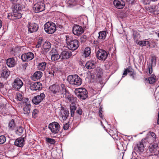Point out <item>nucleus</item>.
<instances>
[{"label":"nucleus","instance_id":"2eb2a0df","mask_svg":"<svg viewBox=\"0 0 159 159\" xmlns=\"http://www.w3.org/2000/svg\"><path fill=\"white\" fill-rule=\"evenodd\" d=\"M34 57V54L29 52L23 54L21 56V59L23 61H28L33 59Z\"/></svg>","mask_w":159,"mask_h":159},{"label":"nucleus","instance_id":"774afa93","mask_svg":"<svg viewBox=\"0 0 159 159\" xmlns=\"http://www.w3.org/2000/svg\"><path fill=\"white\" fill-rule=\"evenodd\" d=\"M2 26V22L1 20H0V29L1 28Z\"/></svg>","mask_w":159,"mask_h":159},{"label":"nucleus","instance_id":"ddd939ff","mask_svg":"<svg viewBox=\"0 0 159 159\" xmlns=\"http://www.w3.org/2000/svg\"><path fill=\"white\" fill-rule=\"evenodd\" d=\"M10 74V71L6 66L2 67L0 71V77L6 80Z\"/></svg>","mask_w":159,"mask_h":159},{"label":"nucleus","instance_id":"39448f33","mask_svg":"<svg viewBox=\"0 0 159 159\" xmlns=\"http://www.w3.org/2000/svg\"><path fill=\"white\" fill-rule=\"evenodd\" d=\"M75 92L76 95L79 98L84 100L87 97V92L84 88L76 89Z\"/></svg>","mask_w":159,"mask_h":159},{"label":"nucleus","instance_id":"ea45409f","mask_svg":"<svg viewBox=\"0 0 159 159\" xmlns=\"http://www.w3.org/2000/svg\"><path fill=\"white\" fill-rule=\"evenodd\" d=\"M16 125L15 123L14 120L12 119L9 123V128L11 130H13L15 127Z\"/></svg>","mask_w":159,"mask_h":159},{"label":"nucleus","instance_id":"49530a36","mask_svg":"<svg viewBox=\"0 0 159 159\" xmlns=\"http://www.w3.org/2000/svg\"><path fill=\"white\" fill-rule=\"evenodd\" d=\"M133 35L134 36V39L136 43H137V42L138 41L137 37L139 36V34H138L137 33H136L135 31H134L133 32Z\"/></svg>","mask_w":159,"mask_h":159},{"label":"nucleus","instance_id":"4c0bfd02","mask_svg":"<svg viewBox=\"0 0 159 159\" xmlns=\"http://www.w3.org/2000/svg\"><path fill=\"white\" fill-rule=\"evenodd\" d=\"M128 72L130 73L131 75L134 76V73L132 71L131 69L129 68L125 69L123 74V76H122V77H124L126 75Z\"/></svg>","mask_w":159,"mask_h":159},{"label":"nucleus","instance_id":"79ce46f5","mask_svg":"<svg viewBox=\"0 0 159 159\" xmlns=\"http://www.w3.org/2000/svg\"><path fill=\"white\" fill-rule=\"evenodd\" d=\"M96 74L99 78H101L102 74V70L100 68H98L96 71Z\"/></svg>","mask_w":159,"mask_h":159},{"label":"nucleus","instance_id":"dca6fc26","mask_svg":"<svg viewBox=\"0 0 159 159\" xmlns=\"http://www.w3.org/2000/svg\"><path fill=\"white\" fill-rule=\"evenodd\" d=\"M27 26L28 33H32L36 32L39 28L38 25L34 23H29Z\"/></svg>","mask_w":159,"mask_h":159},{"label":"nucleus","instance_id":"cd10ccee","mask_svg":"<svg viewBox=\"0 0 159 159\" xmlns=\"http://www.w3.org/2000/svg\"><path fill=\"white\" fill-rule=\"evenodd\" d=\"M85 66L88 69H93L96 66L95 62L93 61H88L86 63Z\"/></svg>","mask_w":159,"mask_h":159},{"label":"nucleus","instance_id":"a19ab883","mask_svg":"<svg viewBox=\"0 0 159 159\" xmlns=\"http://www.w3.org/2000/svg\"><path fill=\"white\" fill-rule=\"evenodd\" d=\"M24 128L21 126H19L17 128V129L16 131V134H17L20 135L23 133Z\"/></svg>","mask_w":159,"mask_h":159},{"label":"nucleus","instance_id":"6e6d98bb","mask_svg":"<svg viewBox=\"0 0 159 159\" xmlns=\"http://www.w3.org/2000/svg\"><path fill=\"white\" fill-rule=\"evenodd\" d=\"M156 65V61L154 60L153 58L151 60V63L150 64V66H155Z\"/></svg>","mask_w":159,"mask_h":159},{"label":"nucleus","instance_id":"393cba45","mask_svg":"<svg viewBox=\"0 0 159 159\" xmlns=\"http://www.w3.org/2000/svg\"><path fill=\"white\" fill-rule=\"evenodd\" d=\"M6 63L7 66L9 67L14 66L16 64V62L14 58L11 57L7 59Z\"/></svg>","mask_w":159,"mask_h":159},{"label":"nucleus","instance_id":"37998d69","mask_svg":"<svg viewBox=\"0 0 159 159\" xmlns=\"http://www.w3.org/2000/svg\"><path fill=\"white\" fill-rule=\"evenodd\" d=\"M148 81L149 84H152L155 82V76H150L148 78Z\"/></svg>","mask_w":159,"mask_h":159},{"label":"nucleus","instance_id":"e2e57ef3","mask_svg":"<svg viewBox=\"0 0 159 159\" xmlns=\"http://www.w3.org/2000/svg\"><path fill=\"white\" fill-rule=\"evenodd\" d=\"M134 0H126V1L129 3L132 4L134 3Z\"/></svg>","mask_w":159,"mask_h":159},{"label":"nucleus","instance_id":"4468645a","mask_svg":"<svg viewBox=\"0 0 159 159\" xmlns=\"http://www.w3.org/2000/svg\"><path fill=\"white\" fill-rule=\"evenodd\" d=\"M22 17V15L19 11H13L12 13H9L8 15V18L11 20H14L20 18Z\"/></svg>","mask_w":159,"mask_h":159},{"label":"nucleus","instance_id":"2f4dec72","mask_svg":"<svg viewBox=\"0 0 159 159\" xmlns=\"http://www.w3.org/2000/svg\"><path fill=\"white\" fill-rule=\"evenodd\" d=\"M70 110L71 112V116H73L74 115L75 111L76 109L75 104L72 102L71 104L70 105Z\"/></svg>","mask_w":159,"mask_h":159},{"label":"nucleus","instance_id":"9b49d317","mask_svg":"<svg viewBox=\"0 0 159 159\" xmlns=\"http://www.w3.org/2000/svg\"><path fill=\"white\" fill-rule=\"evenodd\" d=\"M45 95L43 93L35 96L32 99V102L35 105H38L44 99Z\"/></svg>","mask_w":159,"mask_h":159},{"label":"nucleus","instance_id":"c85d7f7f","mask_svg":"<svg viewBox=\"0 0 159 159\" xmlns=\"http://www.w3.org/2000/svg\"><path fill=\"white\" fill-rule=\"evenodd\" d=\"M51 48V43L49 42H45L43 45L42 50L44 52H48Z\"/></svg>","mask_w":159,"mask_h":159},{"label":"nucleus","instance_id":"58836bf2","mask_svg":"<svg viewBox=\"0 0 159 159\" xmlns=\"http://www.w3.org/2000/svg\"><path fill=\"white\" fill-rule=\"evenodd\" d=\"M51 58L53 61H57L60 58L61 59V55H59L58 53L56 54H52V56H51Z\"/></svg>","mask_w":159,"mask_h":159},{"label":"nucleus","instance_id":"0e129e2a","mask_svg":"<svg viewBox=\"0 0 159 159\" xmlns=\"http://www.w3.org/2000/svg\"><path fill=\"white\" fill-rule=\"evenodd\" d=\"M41 45V43L38 42L37 44L36 45V48H39Z\"/></svg>","mask_w":159,"mask_h":159},{"label":"nucleus","instance_id":"338daca9","mask_svg":"<svg viewBox=\"0 0 159 159\" xmlns=\"http://www.w3.org/2000/svg\"><path fill=\"white\" fill-rule=\"evenodd\" d=\"M102 107L101 106L99 109V112H103L102 111Z\"/></svg>","mask_w":159,"mask_h":159},{"label":"nucleus","instance_id":"412c9836","mask_svg":"<svg viewBox=\"0 0 159 159\" xmlns=\"http://www.w3.org/2000/svg\"><path fill=\"white\" fill-rule=\"evenodd\" d=\"M113 3L115 7L119 9L123 8L125 5V2L122 0H114Z\"/></svg>","mask_w":159,"mask_h":159},{"label":"nucleus","instance_id":"680f3d73","mask_svg":"<svg viewBox=\"0 0 159 159\" xmlns=\"http://www.w3.org/2000/svg\"><path fill=\"white\" fill-rule=\"evenodd\" d=\"M102 113L103 112H99V116L102 118L103 117V116L102 114Z\"/></svg>","mask_w":159,"mask_h":159},{"label":"nucleus","instance_id":"6ab92c4d","mask_svg":"<svg viewBox=\"0 0 159 159\" xmlns=\"http://www.w3.org/2000/svg\"><path fill=\"white\" fill-rule=\"evenodd\" d=\"M144 140L143 139H142L141 141L138 143L134 147V150L136 151L137 152H142L143 151L144 148L143 144L144 142Z\"/></svg>","mask_w":159,"mask_h":159},{"label":"nucleus","instance_id":"bb28decb","mask_svg":"<svg viewBox=\"0 0 159 159\" xmlns=\"http://www.w3.org/2000/svg\"><path fill=\"white\" fill-rule=\"evenodd\" d=\"M24 138L22 137L17 139L14 142V144L18 147H21L24 146Z\"/></svg>","mask_w":159,"mask_h":159},{"label":"nucleus","instance_id":"69168bd1","mask_svg":"<svg viewBox=\"0 0 159 159\" xmlns=\"http://www.w3.org/2000/svg\"><path fill=\"white\" fill-rule=\"evenodd\" d=\"M157 123L159 125V111L158 114Z\"/></svg>","mask_w":159,"mask_h":159},{"label":"nucleus","instance_id":"de8ad7c7","mask_svg":"<svg viewBox=\"0 0 159 159\" xmlns=\"http://www.w3.org/2000/svg\"><path fill=\"white\" fill-rule=\"evenodd\" d=\"M6 141V138L4 135L0 136V144L4 143Z\"/></svg>","mask_w":159,"mask_h":159},{"label":"nucleus","instance_id":"f704fd0d","mask_svg":"<svg viewBox=\"0 0 159 159\" xmlns=\"http://www.w3.org/2000/svg\"><path fill=\"white\" fill-rule=\"evenodd\" d=\"M47 63L45 62H42L39 64L38 67L39 70L43 71L45 69Z\"/></svg>","mask_w":159,"mask_h":159},{"label":"nucleus","instance_id":"6e6552de","mask_svg":"<svg viewBox=\"0 0 159 159\" xmlns=\"http://www.w3.org/2000/svg\"><path fill=\"white\" fill-rule=\"evenodd\" d=\"M108 53L104 50L100 49L96 52V57L99 60L105 61L107 58Z\"/></svg>","mask_w":159,"mask_h":159},{"label":"nucleus","instance_id":"aec40b11","mask_svg":"<svg viewBox=\"0 0 159 159\" xmlns=\"http://www.w3.org/2000/svg\"><path fill=\"white\" fill-rule=\"evenodd\" d=\"M42 88V84L39 82H36L30 84V89L32 91H37L41 90Z\"/></svg>","mask_w":159,"mask_h":159},{"label":"nucleus","instance_id":"473e14b6","mask_svg":"<svg viewBox=\"0 0 159 159\" xmlns=\"http://www.w3.org/2000/svg\"><path fill=\"white\" fill-rule=\"evenodd\" d=\"M136 43L140 46L143 47L149 45L150 43L149 41L145 39L143 41H138Z\"/></svg>","mask_w":159,"mask_h":159},{"label":"nucleus","instance_id":"c756f323","mask_svg":"<svg viewBox=\"0 0 159 159\" xmlns=\"http://www.w3.org/2000/svg\"><path fill=\"white\" fill-rule=\"evenodd\" d=\"M98 34V41H99L101 40L102 41L105 39L107 33L105 31H101L99 32Z\"/></svg>","mask_w":159,"mask_h":159},{"label":"nucleus","instance_id":"f3484780","mask_svg":"<svg viewBox=\"0 0 159 159\" xmlns=\"http://www.w3.org/2000/svg\"><path fill=\"white\" fill-rule=\"evenodd\" d=\"M84 31L82 27L79 25H75L73 27L72 32L75 35L80 36L83 33Z\"/></svg>","mask_w":159,"mask_h":159},{"label":"nucleus","instance_id":"0eeeda50","mask_svg":"<svg viewBox=\"0 0 159 159\" xmlns=\"http://www.w3.org/2000/svg\"><path fill=\"white\" fill-rule=\"evenodd\" d=\"M48 128L53 134H56L58 133L60 130V126L58 123L55 122L49 124Z\"/></svg>","mask_w":159,"mask_h":159},{"label":"nucleus","instance_id":"3c124183","mask_svg":"<svg viewBox=\"0 0 159 159\" xmlns=\"http://www.w3.org/2000/svg\"><path fill=\"white\" fill-rule=\"evenodd\" d=\"M81 41L82 42L84 43L85 42L87 39V36L86 35H83L80 38Z\"/></svg>","mask_w":159,"mask_h":159},{"label":"nucleus","instance_id":"7c9ffc66","mask_svg":"<svg viewBox=\"0 0 159 159\" xmlns=\"http://www.w3.org/2000/svg\"><path fill=\"white\" fill-rule=\"evenodd\" d=\"M17 99L19 101H21V103L22 104L23 102H26L28 101L29 99L27 98H24L23 95L20 93L16 94Z\"/></svg>","mask_w":159,"mask_h":159},{"label":"nucleus","instance_id":"bf43d9fd","mask_svg":"<svg viewBox=\"0 0 159 159\" xmlns=\"http://www.w3.org/2000/svg\"><path fill=\"white\" fill-rule=\"evenodd\" d=\"M28 66V64H22V69L23 70H25L26 69V68Z\"/></svg>","mask_w":159,"mask_h":159},{"label":"nucleus","instance_id":"5701e85b","mask_svg":"<svg viewBox=\"0 0 159 159\" xmlns=\"http://www.w3.org/2000/svg\"><path fill=\"white\" fill-rule=\"evenodd\" d=\"M72 55V52L69 51H64L61 54V59H65L69 58Z\"/></svg>","mask_w":159,"mask_h":159},{"label":"nucleus","instance_id":"f03ea898","mask_svg":"<svg viewBox=\"0 0 159 159\" xmlns=\"http://www.w3.org/2000/svg\"><path fill=\"white\" fill-rule=\"evenodd\" d=\"M65 86L63 84L55 83L51 85L49 87V89L53 94L61 95V93L65 92Z\"/></svg>","mask_w":159,"mask_h":159},{"label":"nucleus","instance_id":"f8f14e48","mask_svg":"<svg viewBox=\"0 0 159 159\" xmlns=\"http://www.w3.org/2000/svg\"><path fill=\"white\" fill-rule=\"evenodd\" d=\"M23 84V82L21 80L17 78L14 80L12 86L15 90H18L22 87Z\"/></svg>","mask_w":159,"mask_h":159},{"label":"nucleus","instance_id":"c9c22d12","mask_svg":"<svg viewBox=\"0 0 159 159\" xmlns=\"http://www.w3.org/2000/svg\"><path fill=\"white\" fill-rule=\"evenodd\" d=\"M69 115L68 111L66 110H62L61 111V115L63 119H66Z\"/></svg>","mask_w":159,"mask_h":159},{"label":"nucleus","instance_id":"f257e3e1","mask_svg":"<svg viewBox=\"0 0 159 159\" xmlns=\"http://www.w3.org/2000/svg\"><path fill=\"white\" fill-rule=\"evenodd\" d=\"M66 43L68 48L71 50H75L77 49L80 45L79 41L76 39H74L70 35L65 36Z\"/></svg>","mask_w":159,"mask_h":159},{"label":"nucleus","instance_id":"72a5a7b5","mask_svg":"<svg viewBox=\"0 0 159 159\" xmlns=\"http://www.w3.org/2000/svg\"><path fill=\"white\" fill-rule=\"evenodd\" d=\"M91 52V51L90 48L88 47H86L84 51L83 56L85 57H88L89 56Z\"/></svg>","mask_w":159,"mask_h":159},{"label":"nucleus","instance_id":"09e8293b","mask_svg":"<svg viewBox=\"0 0 159 159\" xmlns=\"http://www.w3.org/2000/svg\"><path fill=\"white\" fill-rule=\"evenodd\" d=\"M38 112V111L36 109H35L33 111L32 113V116L33 118H35L37 116V115Z\"/></svg>","mask_w":159,"mask_h":159},{"label":"nucleus","instance_id":"a18cd8bd","mask_svg":"<svg viewBox=\"0 0 159 159\" xmlns=\"http://www.w3.org/2000/svg\"><path fill=\"white\" fill-rule=\"evenodd\" d=\"M66 2L70 6H75L76 4L75 0H67Z\"/></svg>","mask_w":159,"mask_h":159},{"label":"nucleus","instance_id":"a878e982","mask_svg":"<svg viewBox=\"0 0 159 159\" xmlns=\"http://www.w3.org/2000/svg\"><path fill=\"white\" fill-rule=\"evenodd\" d=\"M43 75L42 72L40 71H36L31 76V79L36 81L39 80L41 77Z\"/></svg>","mask_w":159,"mask_h":159},{"label":"nucleus","instance_id":"5fc2aeb1","mask_svg":"<svg viewBox=\"0 0 159 159\" xmlns=\"http://www.w3.org/2000/svg\"><path fill=\"white\" fill-rule=\"evenodd\" d=\"M76 113L80 115H81L82 114L83 111L82 109L80 108H78L76 111Z\"/></svg>","mask_w":159,"mask_h":159},{"label":"nucleus","instance_id":"1a4fd4ad","mask_svg":"<svg viewBox=\"0 0 159 159\" xmlns=\"http://www.w3.org/2000/svg\"><path fill=\"white\" fill-rule=\"evenodd\" d=\"M45 4L43 2H38L33 7V10L35 13H38L45 10Z\"/></svg>","mask_w":159,"mask_h":159},{"label":"nucleus","instance_id":"e433bc0d","mask_svg":"<svg viewBox=\"0 0 159 159\" xmlns=\"http://www.w3.org/2000/svg\"><path fill=\"white\" fill-rule=\"evenodd\" d=\"M13 7H14L13 11H19L22 9L21 5L18 3L14 4Z\"/></svg>","mask_w":159,"mask_h":159},{"label":"nucleus","instance_id":"8fccbe9b","mask_svg":"<svg viewBox=\"0 0 159 159\" xmlns=\"http://www.w3.org/2000/svg\"><path fill=\"white\" fill-rule=\"evenodd\" d=\"M57 53V52L55 48H53L49 52V55L51 56H52V54H56Z\"/></svg>","mask_w":159,"mask_h":159},{"label":"nucleus","instance_id":"4d7b16f0","mask_svg":"<svg viewBox=\"0 0 159 159\" xmlns=\"http://www.w3.org/2000/svg\"><path fill=\"white\" fill-rule=\"evenodd\" d=\"M69 127V125L67 123L65 124L64 125L63 128L65 130H67Z\"/></svg>","mask_w":159,"mask_h":159},{"label":"nucleus","instance_id":"a211bd4d","mask_svg":"<svg viewBox=\"0 0 159 159\" xmlns=\"http://www.w3.org/2000/svg\"><path fill=\"white\" fill-rule=\"evenodd\" d=\"M147 10L153 15H157L159 14V8L157 6L155 5L148 7L147 8Z\"/></svg>","mask_w":159,"mask_h":159},{"label":"nucleus","instance_id":"9d476101","mask_svg":"<svg viewBox=\"0 0 159 159\" xmlns=\"http://www.w3.org/2000/svg\"><path fill=\"white\" fill-rule=\"evenodd\" d=\"M23 109V113L26 116H29L30 113L31 105L29 102H23L22 104Z\"/></svg>","mask_w":159,"mask_h":159},{"label":"nucleus","instance_id":"423d86ee","mask_svg":"<svg viewBox=\"0 0 159 159\" xmlns=\"http://www.w3.org/2000/svg\"><path fill=\"white\" fill-rule=\"evenodd\" d=\"M149 150L151 155L158 156L159 154V147L157 143L151 144L149 147Z\"/></svg>","mask_w":159,"mask_h":159},{"label":"nucleus","instance_id":"13d9d810","mask_svg":"<svg viewBox=\"0 0 159 159\" xmlns=\"http://www.w3.org/2000/svg\"><path fill=\"white\" fill-rule=\"evenodd\" d=\"M11 3L14 5L18 3L20 0H10Z\"/></svg>","mask_w":159,"mask_h":159},{"label":"nucleus","instance_id":"7ed1b4c3","mask_svg":"<svg viewBox=\"0 0 159 159\" xmlns=\"http://www.w3.org/2000/svg\"><path fill=\"white\" fill-rule=\"evenodd\" d=\"M56 27L61 29L63 27L61 25L57 23L56 24L52 22H47L44 25L45 32L48 34L53 33L56 31Z\"/></svg>","mask_w":159,"mask_h":159},{"label":"nucleus","instance_id":"603ef678","mask_svg":"<svg viewBox=\"0 0 159 159\" xmlns=\"http://www.w3.org/2000/svg\"><path fill=\"white\" fill-rule=\"evenodd\" d=\"M157 0H143V3L145 5L149 4L151 1H155Z\"/></svg>","mask_w":159,"mask_h":159},{"label":"nucleus","instance_id":"4be33fe9","mask_svg":"<svg viewBox=\"0 0 159 159\" xmlns=\"http://www.w3.org/2000/svg\"><path fill=\"white\" fill-rule=\"evenodd\" d=\"M155 134L152 132H149L147 135V137L144 140H146L148 142L154 141L156 139Z\"/></svg>","mask_w":159,"mask_h":159},{"label":"nucleus","instance_id":"864d4df0","mask_svg":"<svg viewBox=\"0 0 159 159\" xmlns=\"http://www.w3.org/2000/svg\"><path fill=\"white\" fill-rule=\"evenodd\" d=\"M148 70L149 73L150 74H152V68L153 66H150V64H148Z\"/></svg>","mask_w":159,"mask_h":159},{"label":"nucleus","instance_id":"c03bdc74","mask_svg":"<svg viewBox=\"0 0 159 159\" xmlns=\"http://www.w3.org/2000/svg\"><path fill=\"white\" fill-rule=\"evenodd\" d=\"M46 140L48 143L52 144H54L56 143V141L54 139L49 138H46Z\"/></svg>","mask_w":159,"mask_h":159},{"label":"nucleus","instance_id":"052dcab7","mask_svg":"<svg viewBox=\"0 0 159 159\" xmlns=\"http://www.w3.org/2000/svg\"><path fill=\"white\" fill-rule=\"evenodd\" d=\"M5 83L2 82L0 81V88H3L4 87Z\"/></svg>","mask_w":159,"mask_h":159},{"label":"nucleus","instance_id":"20e7f679","mask_svg":"<svg viewBox=\"0 0 159 159\" xmlns=\"http://www.w3.org/2000/svg\"><path fill=\"white\" fill-rule=\"evenodd\" d=\"M67 80L69 84L76 86L82 84V79L77 75H69L67 77Z\"/></svg>","mask_w":159,"mask_h":159},{"label":"nucleus","instance_id":"b1692460","mask_svg":"<svg viewBox=\"0 0 159 159\" xmlns=\"http://www.w3.org/2000/svg\"><path fill=\"white\" fill-rule=\"evenodd\" d=\"M61 97H63L67 99L69 102H73V101L74 98L71 96L68 91L66 90V88H65V92H64L63 93H61Z\"/></svg>","mask_w":159,"mask_h":159}]
</instances>
